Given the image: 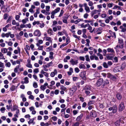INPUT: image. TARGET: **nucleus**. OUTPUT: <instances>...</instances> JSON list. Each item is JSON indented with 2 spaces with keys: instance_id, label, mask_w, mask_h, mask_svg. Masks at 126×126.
I'll return each mask as SVG.
<instances>
[{
  "instance_id": "774afa93",
  "label": "nucleus",
  "mask_w": 126,
  "mask_h": 126,
  "mask_svg": "<svg viewBox=\"0 0 126 126\" xmlns=\"http://www.w3.org/2000/svg\"><path fill=\"white\" fill-rule=\"evenodd\" d=\"M85 93L87 95H89L90 93V92L89 91L85 90Z\"/></svg>"
},
{
  "instance_id": "603ef678",
  "label": "nucleus",
  "mask_w": 126,
  "mask_h": 126,
  "mask_svg": "<svg viewBox=\"0 0 126 126\" xmlns=\"http://www.w3.org/2000/svg\"><path fill=\"white\" fill-rule=\"evenodd\" d=\"M51 119L54 121H56L57 119V117L56 116H54L51 118Z\"/></svg>"
},
{
  "instance_id": "de8ad7c7",
  "label": "nucleus",
  "mask_w": 126,
  "mask_h": 126,
  "mask_svg": "<svg viewBox=\"0 0 126 126\" xmlns=\"http://www.w3.org/2000/svg\"><path fill=\"white\" fill-rule=\"evenodd\" d=\"M52 30L51 29H50V30H48L47 31V33H48L49 34H50V35H52Z\"/></svg>"
},
{
  "instance_id": "ea45409f",
  "label": "nucleus",
  "mask_w": 126,
  "mask_h": 126,
  "mask_svg": "<svg viewBox=\"0 0 126 126\" xmlns=\"http://www.w3.org/2000/svg\"><path fill=\"white\" fill-rule=\"evenodd\" d=\"M34 120V118H33L30 119V120L28 122L29 124H31L32 123H33Z\"/></svg>"
},
{
  "instance_id": "f257e3e1",
  "label": "nucleus",
  "mask_w": 126,
  "mask_h": 126,
  "mask_svg": "<svg viewBox=\"0 0 126 126\" xmlns=\"http://www.w3.org/2000/svg\"><path fill=\"white\" fill-rule=\"evenodd\" d=\"M109 110L110 111L112 110V111L109 113V114L110 115H112L113 114L116 113L117 111V108L116 106H114L112 107L109 108Z\"/></svg>"
},
{
  "instance_id": "5701e85b",
  "label": "nucleus",
  "mask_w": 126,
  "mask_h": 126,
  "mask_svg": "<svg viewBox=\"0 0 126 126\" xmlns=\"http://www.w3.org/2000/svg\"><path fill=\"white\" fill-rule=\"evenodd\" d=\"M69 16L67 14H65L64 15V16L63 17V19H67L68 18Z\"/></svg>"
},
{
  "instance_id": "7c9ffc66",
  "label": "nucleus",
  "mask_w": 126,
  "mask_h": 126,
  "mask_svg": "<svg viewBox=\"0 0 126 126\" xmlns=\"http://www.w3.org/2000/svg\"><path fill=\"white\" fill-rule=\"evenodd\" d=\"M66 88L64 87L63 85H61L60 87V89L63 90L64 91H65V90H66Z\"/></svg>"
},
{
  "instance_id": "6e6d98bb",
  "label": "nucleus",
  "mask_w": 126,
  "mask_h": 126,
  "mask_svg": "<svg viewBox=\"0 0 126 126\" xmlns=\"http://www.w3.org/2000/svg\"><path fill=\"white\" fill-rule=\"evenodd\" d=\"M33 4L36 6H38L40 4V3L38 1L34 2Z\"/></svg>"
},
{
  "instance_id": "412c9836",
  "label": "nucleus",
  "mask_w": 126,
  "mask_h": 126,
  "mask_svg": "<svg viewBox=\"0 0 126 126\" xmlns=\"http://www.w3.org/2000/svg\"><path fill=\"white\" fill-rule=\"evenodd\" d=\"M53 64V63L51 61L48 63L47 65H44V66L46 67H49L50 66H52Z\"/></svg>"
},
{
  "instance_id": "4be33fe9",
  "label": "nucleus",
  "mask_w": 126,
  "mask_h": 126,
  "mask_svg": "<svg viewBox=\"0 0 126 126\" xmlns=\"http://www.w3.org/2000/svg\"><path fill=\"white\" fill-rule=\"evenodd\" d=\"M7 51V49L5 48H2L1 49V52L3 53H6Z\"/></svg>"
},
{
  "instance_id": "c03bdc74",
  "label": "nucleus",
  "mask_w": 126,
  "mask_h": 126,
  "mask_svg": "<svg viewBox=\"0 0 126 126\" xmlns=\"http://www.w3.org/2000/svg\"><path fill=\"white\" fill-rule=\"evenodd\" d=\"M60 9V8H59V7H57L56 9H55L54 11L56 13H57L59 11Z\"/></svg>"
},
{
  "instance_id": "1a4fd4ad",
  "label": "nucleus",
  "mask_w": 126,
  "mask_h": 126,
  "mask_svg": "<svg viewBox=\"0 0 126 126\" xmlns=\"http://www.w3.org/2000/svg\"><path fill=\"white\" fill-rule=\"evenodd\" d=\"M34 36L40 37L41 35L40 32L39 30H35L33 33Z\"/></svg>"
},
{
  "instance_id": "393cba45",
  "label": "nucleus",
  "mask_w": 126,
  "mask_h": 126,
  "mask_svg": "<svg viewBox=\"0 0 126 126\" xmlns=\"http://www.w3.org/2000/svg\"><path fill=\"white\" fill-rule=\"evenodd\" d=\"M124 45V43H122V44L118 43V44L115 47H124L123 45Z\"/></svg>"
},
{
  "instance_id": "4c0bfd02",
  "label": "nucleus",
  "mask_w": 126,
  "mask_h": 126,
  "mask_svg": "<svg viewBox=\"0 0 126 126\" xmlns=\"http://www.w3.org/2000/svg\"><path fill=\"white\" fill-rule=\"evenodd\" d=\"M112 75L109 72L107 73V78H109L110 79Z\"/></svg>"
},
{
  "instance_id": "b1692460",
  "label": "nucleus",
  "mask_w": 126,
  "mask_h": 126,
  "mask_svg": "<svg viewBox=\"0 0 126 126\" xmlns=\"http://www.w3.org/2000/svg\"><path fill=\"white\" fill-rule=\"evenodd\" d=\"M79 67L81 69V68H83V69H85V65L83 64H82L81 63H80L79 64Z\"/></svg>"
},
{
  "instance_id": "bb28decb",
  "label": "nucleus",
  "mask_w": 126,
  "mask_h": 126,
  "mask_svg": "<svg viewBox=\"0 0 126 126\" xmlns=\"http://www.w3.org/2000/svg\"><path fill=\"white\" fill-rule=\"evenodd\" d=\"M103 30V28L102 27H99L97 28L94 31V33L100 31H101Z\"/></svg>"
},
{
  "instance_id": "49530a36",
  "label": "nucleus",
  "mask_w": 126,
  "mask_h": 126,
  "mask_svg": "<svg viewBox=\"0 0 126 126\" xmlns=\"http://www.w3.org/2000/svg\"><path fill=\"white\" fill-rule=\"evenodd\" d=\"M86 58V60L87 61H90V59L89 58V56L88 55H86L85 56Z\"/></svg>"
},
{
  "instance_id": "c756f323",
  "label": "nucleus",
  "mask_w": 126,
  "mask_h": 126,
  "mask_svg": "<svg viewBox=\"0 0 126 126\" xmlns=\"http://www.w3.org/2000/svg\"><path fill=\"white\" fill-rule=\"evenodd\" d=\"M107 50L108 52H111L112 53L114 52V50L112 48H108L107 49Z\"/></svg>"
},
{
  "instance_id": "69168bd1",
  "label": "nucleus",
  "mask_w": 126,
  "mask_h": 126,
  "mask_svg": "<svg viewBox=\"0 0 126 126\" xmlns=\"http://www.w3.org/2000/svg\"><path fill=\"white\" fill-rule=\"evenodd\" d=\"M93 101L91 100L89 101L87 105L88 106H89L90 105L93 104Z\"/></svg>"
},
{
  "instance_id": "09e8293b",
  "label": "nucleus",
  "mask_w": 126,
  "mask_h": 126,
  "mask_svg": "<svg viewBox=\"0 0 126 126\" xmlns=\"http://www.w3.org/2000/svg\"><path fill=\"white\" fill-rule=\"evenodd\" d=\"M113 57L112 56H107V58L108 60H112Z\"/></svg>"
},
{
  "instance_id": "0eeeda50",
  "label": "nucleus",
  "mask_w": 126,
  "mask_h": 126,
  "mask_svg": "<svg viewBox=\"0 0 126 126\" xmlns=\"http://www.w3.org/2000/svg\"><path fill=\"white\" fill-rule=\"evenodd\" d=\"M86 73L85 72H82L79 74V76L80 77L82 78V79L86 80Z\"/></svg>"
},
{
  "instance_id": "9b49d317",
  "label": "nucleus",
  "mask_w": 126,
  "mask_h": 126,
  "mask_svg": "<svg viewBox=\"0 0 126 126\" xmlns=\"http://www.w3.org/2000/svg\"><path fill=\"white\" fill-rule=\"evenodd\" d=\"M116 96L118 100H121L122 99V96L121 94L118 92H116Z\"/></svg>"
},
{
  "instance_id": "a18cd8bd",
  "label": "nucleus",
  "mask_w": 126,
  "mask_h": 126,
  "mask_svg": "<svg viewBox=\"0 0 126 126\" xmlns=\"http://www.w3.org/2000/svg\"><path fill=\"white\" fill-rule=\"evenodd\" d=\"M5 109L4 107H2L1 108L0 110L2 113H4Z\"/></svg>"
},
{
  "instance_id": "0e129e2a",
  "label": "nucleus",
  "mask_w": 126,
  "mask_h": 126,
  "mask_svg": "<svg viewBox=\"0 0 126 126\" xmlns=\"http://www.w3.org/2000/svg\"><path fill=\"white\" fill-rule=\"evenodd\" d=\"M50 7L49 6H46V10L47 11H49Z\"/></svg>"
},
{
  "instance_id": "39448f33",
  "label": "nucleus",
  "mask_w": 126,
  "mask_h": 126,
  "mask_svg": "<svg viewBox=\"0 0 126 126\" xmlns=\"http://www.w3.org/2000/svg\"><path fill=\"white\" fill-rule=\"evenodd\" d=\"M103 84H102L101 87L102 88H104L106 87V88L109 87L110 85V82L109 80L107 79L105 80L103 82Z\"/></svg>"
},
{
  "instance_id": "cd10ccee",
  "label": "nucleus",
  "mask_w": 126,
  "mask_h": 126,
  "mask_svg": "<svg viewBox=\"0 0 126 126\" xmlns=\"http://www.w3.org/2000/svg\"><path fill=\"white\" fill-rule=\"evenodd\" d=\"M24 83L27 84L29 83V81L28 80V78L27 77H25L24 78Z\"/></svg>"
},
{
  "instance_id": "ddd939ff",
  "label": "nucleus",
  "mask_w": 126,
  "mask_h": 126,
  "mask_svg": "<svg viewBox=\"0 0 126 126\" xmlns=\"http://www.w3.org/2000/svg\"><path fill=\"white\" fill-rule=\"evenodd\" d=\"M86 117L85 118L86 120H88L90 118V115H89V112L88 111H87L85 112Z\"/></svg>"
},
{
  "instance_id": "a211bd4d",
  "label": "nucleus",
  "mask_w": 126,
  "mask_h": 126,
  "mask_svg": "<svg viewBox=\"0 0 126 126\" xmlns=\"http://www.w3.org/2000/svg\"><path fill=\"white\" fill-rule=\"evenodd\" d=\"M55 73L56 74L57 73V71L56 69L54 70V72H52L51 73L50 76L52 77H53L55 75V74L54 73Z\"/></svg>"
},
{
  "instance_id": "052dcab7",
  "label": "nucleus",
  "mask_w": 126,
  "mask_h": 126,
  "mask_svg": "<svg viewBox=\"0 0 126 126\" xmlns=\"http://www.w3.org/2000/svg\"><path fill=\"white\" fill-rule=\"evenodd\" d=\"M75 72L77 73H78L80 71V70H79V68L77 67L75 68Z\"/></svg>"
},
{
  "instance_id": "680f3d73",
  "label": "nucleus",
  "mask_w": 126,
  "mask_h": 126,
  "mask_svg": "<svg viewBox=\"0 0 126 126\" xmlns=\"http://www.w3.org/2000/svg\"><path fill=\"white\" fill-rule=\"evenodd\" d=\"M10 33H11V32H9L8 33H6L5 35V36H6L7 38L8 37L10 36Z\"/></svg>"
},
{
  "instance_id": "c9c22d12",
  "label": "nucleus",
  "mask_w": 126,
  "mask_h": 126,
  "mask_svg": "<svg viewBox=\"0 0 126 126\" xmlns=\"http://www.w3.org/2000/svg\"><path fill=\"white\" fill-rule=\"evenodd\" d=\"M16 86L14 85H12L10 89V90L12 91H14L15 88Z\"/></svg>"
},
{
  "instance_id": "6ab92c4d",
  "label": "nucleus",
  "mask_w": 126,
  "mask_h": 126,
  "mask_svg": "<svg viewBox=\"0 0 126 126\" xmlns=\"http://www.w3.org/2000/svg\"><path fill=\"white\" fill-rule=\"evenodd\" d=\"M18 107L16 105H14L13 106V108L12 109H11V110L12 111H14L16 110H17Z\"/></svg>"
},
{
  "instance_id": "f03ea898",
  "label": "nucleus",
  "mask_w": 126,
  "mask_h": 126,
  "mask_svg": "<svg viewBox=\"0 0 126 126\" xmlns=\"http://www.w3.org/2000/svg\"><path fill=\"white\" fill-rule=\"evenodd\" d=\"M125 107L124 103L123 102H121L118 106L119 111H122L125 109Z\"/></svg>"
},
{
  "instance_id": "2eb2a0df",
  "label": "nucleus",
  "mask_w": 126,
  "mask_h": 126,
  "mask_svg": "<svg viewBox=\"0 0 126 126\" xmlns=\"http://www.w3.org/2000/svg\"><path fill=\"white\" fill-rule=\"evenodd\" d=\"M120 67L119 66H117L114 68L113 71L114 72H118L120 71V70H119Z\"/></svg>"
},
{
  "instance_id": "8fccbe9b",
  "label": "nucleus",
  "mask_w": 126,
  "mask_h": 126,
  "mask_svg": "<svg viewBox=\"0 0 126 126\" xmlns=\"http://www.w3.org/2000/svg\"><path fill=\"white\" fill-rule=\"evenodd\" d=\"M17 78H14L13 80L12 81V82L13 83H15L17 82V80H16L17 79Z\"/></svg>"
},
{
  "instance_id": "3c124183",
  "label": "nucleus",
  "mask_w": 126,
  "mask_h": 126,
  "mask_svg": "<svg viewBox=\"0 0 126 126\" xmlns=\"http://www.w3.org/2000/svg\"><path fill=\"white\" fill-rule=\"evenodd\" d=\"M33 86L35 88H37L38 87V85L37 83L35 82L33 84Z\"/></svg>"
},
{
  "instance_id": "4d7b16f0",
  "label": "nucleus",
  "mask_w": 126,
  "mask_h": 126,
  "mask_svg": "<svg viewBox=\"0 0 126 126\" xmlns=\"http://www.w3.org/2000/svg\"><path fill=\"white\" fill-rule=\"evenodd\" d=\"M122 43H124L123 41V40L122 39H118V43L119 44H122Z\"/></svg>"
},
{
  "instance_id": "423d86ee",
  "label": "nucleus",
  "mask_w": 126,
  "mask_h": 126,
  "mask_svg": "<svg viewBox=\"0 0 126 126\" xmlns=\"http://www.w3.org/2000/svg\"><path fill=\"white\" fill-rule=\"evenodd\" d=\"M77 89V88L76 86L75 85L72 86V88H70L69 89V90L71 92L70 93V94L72 93V94H73L76 91Z\"/></svg>"
},
{
  "instance_id": "f704fd0d",
  "label": "nucleus",
  "mask_w": 126,
  "mask_h": 126,
  "mask_svg": "<svg viewBox=\"0 0 126 126\" xmlns=\"http://www.w3.org/2000/svg\"><path fill=\"white\" fill-rule=\"evenodd\" d=\"M99 107L100 108L103 109L105 107V106L102 103H99Z\"/></svg>"
},
{
  "instance_id": "4468645a",
  "label": "nucleus",
  "mask_w": 126,
  "mask_h": 126,
  "mask_svg": "<svg viewBox=\"0 0 126 126\" xmlns=\"http://www.w3.org/2000/svg\"><path fill=\"white\" fill-rule=\"evenodd\" d=\"M109 33L110 34L111 36L113 37L114 36L115 38L116 37V36L115 32H112V31L110 30H109Z\"/></svg>"
},
{
  "instance_id": "864d4df0",
  "label": "nucleus",
  "mask_w": 126,
  "mask_h": 126,
  "mask_svg": "<svg viewBox=\"0 0 126 126\" xmlns=\"http://www.w3.org/2000/svg\"><path fill=\"white\" fill-rule=\"evenodd\" d=\"M31 24L30 23H29L28 24H26L25 28L28 27L29 28H31Z\"/></svg>"
},
{
  "instance_id": "6e6552de",
  "label": "nucleus",
  "mask_w": 126,
  "mask_h": 126,
  "mask_svg": "<svg viewBox=\"0 0 126 126\" xmlns=\"http://www.w3.org/2000/svg\"><path fill=\"white\" fill-rule=\"evenodd\" d=\"M119 28L122 29L121 32H124L126 31V24L124 23L122 25V26H121Z\"/></svg>"
},
{
  "instance_id": "5fc2aeb1",
  "label": "nucleus",
  "mask_w": 126,
  "mask_h": 126,
  "mask_svg": "<svg viewBox=\"0 0 126 126\" xmlns=\"http://www.w3.org/2000/svg\"><path fill=\"white\" fill-rule=\"evenodd\" d=\"M26 66L29 68H32V64H31V63H28L26 65Z\"/></svg>"
},
{
  "instance_id": "e2e57ef3",
  "label": "nucleus",
  "mask_w": 126,
  "mask_h": 126,
  "mask_svg": "<svg viewBox=\"0 0 126 126\" xmlns=\"http://www.w3.org/2000/svg\"><path fill=\"white\" fill-rule=\"evenodd\" d=\"M79 123L78 122L75 123L74 124H73L72 126H79Z\"/></svg>"
},
{
  "instance_id": "13d9d810",
  "label": "nucleus",
  "mask_w": 126,
  "mask_h": 126,
  "mask_svg": "<svg viewBox=\"0 0 126 126\" xmlns=\"http://www.w3.org/2000/svg\"><path fill=\"white\" fill-rule=\"evenodd\" d=\"M39 72V69L38 68H36L34 69L33 70V72L35 73H37Z\"/></svg>"
},
{
  "instance_id": "37998d69",
  "label": "nucleus",
  "mask_w": 126,
  "mask_h": 126,
  "mask_svg": "<svg viewBox=\"0 0 126 126\" xmlns=\"http://www.w3.org/2000/svg\"><path fill=\"white\" fill-rule=\"evenodd\" d=\"M64 13V11L63 10H61V12L59 17H61L63 15Z\"/></svg>"
},
{
  "instance_id": "aec40b11",
  "label": "nucleus",
  "mask_w": 126,
  "mask_h": 126,
  "mask_svg": "<svg viewBox=\"0 0 126 126\" xmlns=\"http://www.w3.org/2000/svg\"><path fill=\"white\" fill-rule=\"evenodd\" d=\"M91 87L89 86H86L83 89L84 90H91Z\"/></svg>"
},
{
  "instance_id": "2f4dec72",
  "label": "nucleus",
  "mask_w": 126,
  "mask_h": 126,
  "mask_svg": "<svg viewBox=\"0 0 126 126\" xmlns=\"http://www.w3.org/2000/svg\"><path fill=\"white\" fill-rule=\"evenodd\" d=\"M103 65L104 67L105 68H108V67L107 64L105 62H104L103 64Z\"/></svg>"
},
{
  "instance_id": "7ed1b4c3",
  "label": "nucleus",
  "mask_w": 126,
  "mask_h": 126,
  "mask_svg": "<svg viewBox=\"0 0 126 126\" xmlns=\"http://www.w3.org/2000/svg\"><path fill=\"white\" fill-rule=\"evenodd\" d=\"M104 82L103 79L102 78H99L95 84L97 87H99Z\"/></svg>"
},
{
  "instance_id": "338daca9",
  "label": "nucleus",
  "mask_w": 126,
  "mask_h": 126,
  "mask_svg": "<svg viewBox=\"0 0 126 126\" xmlns=\"http://www.w3.org/2000/svg\"><path fill=\"white\" fill-rule=\"evenodd\" d=\"M6 66L10 67L11 66V64L9 62L7 63L6 64Z\"/></svg>"
},
{
  "instance_id": "dca6fc26",
  "label": "nucleus",
  "mask_w": 126,
  "mask_h": 126,
  "mask_svg": "<svg viewBox=\"0 0 126 126\" xmlns=\"http://www.w3.org/2000/svg\"><path fill=\"white\" fill-rule=\"evenodd\" d=\"M83 116V114L82 113L81 114L78 116L76 119V120L77 121H79L82 118Z\"/></svg>"
},
{
  "instance_id": "473e14b6",
  "label": "nucleus",
  "mask_w": 126,
  "mask_h": 126,
  "mask_svg": "<svg viewBox=\"0 0 126 126\" xmlns=\"http://www.w3.org/2000/svg\"><path fill=\"white\" fill-rule=\"evenodd\" d=\"M110 79H111L113 81H115L117 79V77L115 76L112 75L111 77L110 78Z\"/></svg>"
},
{
  "instance_id": "a19ab883",
  "label": "nucleus",
  "mask_w": 126,
  "mask_h": 126,
  "mask_svg": "<svg viewBox=\"0 0 126 126\" xmlns=\"http://www.w3.org/2000/svg\"><path fill=\"white\" fill-rule=\"evenodd\" d=\"M11 16H9L8 17V19L7 21L6 22L7 23H10L11 22H10V21H11Z\"/></svg>"
},
{
  "instance_id": "58836bf2",
  "label": "nucleus",
  "mask_w": 126,
  "mask_h": 126,
  "mask_svg": "<svg viewBox=\"0 0 126 126\" xmlns=\"http://www.w3.org/2000/svg\"><path fill=\"white\" fill-rule=\"evenodd\" d=\"M85 9L87 13H89L90 11V8L88 7L85 8Z\"/></svg>"
},
{
  "instance_id": "20e7f679",
  "label": "nucleus",
  "mask_w": 126,
  "mask_h": 126,
  "mask_svg": "<svg viewBox=\"0 0 126 126\" xmlns=\"http://www.w3.org/2000/svg\"><path fill=\"white\" fill-rule=\"evenodd\" d=\"M8 7L5 8V5H2L1 7V11L3 13H8L10 11V9H8Z\"/></svg>"
},
{
  "instance_id": "a878e982",
  "label": "nucleus",
  "mask_w": 126,
  "mask_h": 126,
  "mask_svg": "<svg viewBox=\"0 0 126 126\" xmlns=\"http://www.w3.org/2000/svg\"><path fill=\"white\" fill-rule=\"evenodd\" d=\"M118 120L115 123V124L116 126H120V122Z\"/></svg>"
},
{
  "instance_id": "f3484780",
  "label": "nucleus",
  "mask_w": 126,
  "mask_h": 126,
  "mask_svg": "<svg viewBox=\"0 0 126 126\" xmlns=\"http://www.w3.org/2000/svg\"><path fill=\"white\" fill-rule=\"evenodd\" d=\"M126 66V64L125 63H123L121 66L120 70L122 71L125 68Z\"/></svg>"
},
{
  "instance_id": "bf43d9fd",
  "label": "nucleus",
  "mask_w": 126,
  "mask_h": 126,
  "mask_svg": "<svg viewBox=\"0 0 126 126\" xmlns=\"http://www.w3.org/2000/svg\"><path fill=\"white\" fill-rule=\"evenodd\" d=\"M40 88L42 90L44 91L46 89V87L45 86L42 85L40 86Z\"/></svg>"
},
{
  "instance_id": "9d476101",
  "label": "nucleus",
  "mask_w": 126,
  "mask_h": 126,
  "mask_svg": "<svg viewBox=\"0 0 126 126\" xmlns=\"http://www.w3.org/2000/svg\"><path fill=\"white\" fill-rule=\"evenodd\" d=\"M90 115L93 118H95L97 116V114L95 111L94 110H93L90 112Z\"/></svg>"
},
{
  "instance_id": "f8f14e48",
  "label": "nucleus",
  "mask_w": 126,
  "mask_h": 126,
  "mask_svg": "<svg viewBox=\"0 0 126 126\" xmlns=\"http://www.w3.org/2000/svg\"><path fill=\"white\" fill-rule=\"evenodd\" d=\"M78 60H77L74 61L73 59L72 58L70 62L73 65H76L78 63Z\"/></svg>"
},
{
  "instance_id": "e433bc0d",
  "label": "nucleus",
  "mask_w": 126,
  "mask_h": 126,
  "mask_svg": "<svg viewBox=\"0 0 126 126\" xmlns=\"http://www.w3.org/2000/svg\"><path fill=\"white\" fill-rule=\"evenodd\" d=\"M8 16V14L7 13L4 14L3 15V19H7Z\"/></svg>"
},
{
  "instance_id": "72a5a7b5",
  "label": "nucleus",
  "mask_w": 126,
  "mask_h": 126,
  "mask_svg": "<svg viewBox=\"0 0 126 126\" xmlns=\"http://www.w3.org/2000/svg\"><path fill=\"white\" fill-rule=\"evenodd\" d=\"M0 59H5V58H4V56H3V55L1 52H0Z\"/></svg>"
},
{
  "instance_id": "79ce46f5",
  "label": "nucleus",
  "mask_w": 126,
  "mask_h": 126,
  "mask_svg": "<svg viewBox=\"0 0 126 126\" xmlns=\"http://www.w3.org/2000/svg\"><path fill=\"white\" fill-rule=\"evenodd\" d=\"M70 42V38L69 37H67L66 39V43L68 44Z\"/></svg>"
},
{
  "instance_id": "c85d7f7f",
  "label": "nucleus",
  "mask_w": 126,
  "mask_h": 126,
  "mask_svg": "<svg viewBox=\"0 0 126 126\" xmlns=\"http://www.w3.org/2000/svg\"><path fill=\"white\" fill-rule=\"evenodd\" d=\"M124 117H123L122 118H120L119 120V121H120V123L121 124H124L125 123L124 122L123 120H124Z\"/></svg>"
}]
</instances>
